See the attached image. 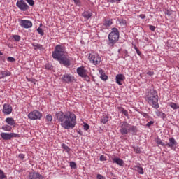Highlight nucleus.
I'll use <instances>...</instances> for the list:
<instances>
[{
  "instance_id": "nucleus-1",
  "label": "nucleus",
  "mask_w": 179,
  "mask_h": 179,
  "mask_svg": "<svg viewBox=\"0 0 179 179\" xmlns=\"http://www.w3.org/2000/svg\"><path fill=\"white\" fill-rule=\"evenodd\" d=\"M56 120L64 129H73L76 125V115L71 111H59L55 114Z\"/></svg>"
},
{
  "instance_id": "nucleus-2",
  "label": "nucleus",
  "mask_w": 179,
  "mask_h": 179,
  "mask_svg": "<svg viewBox=\"0 0 179 179\" xmlns=\"http://www.w3.org/2000/svg\"><path fill=\"white\" fill-rule=\"evenodd\" d=\"M146 101L150 106H152L153 108L157 110L160 106H159V96L157 95V91L155 90H150L146 95Z\"/></svg>"
},
{
  "instance_id": "nucleus-3",
  "label": "nucleus",
  "mask_w": 179,
  "mask_h": 179,
  "mask_svg": "<svg viewBox=\"0 0 179 179\" xmlns=\"http://www.w3.org/2000/svg\"><path fill=\"white\" fill-rule=\"evenodd\" d=\"M120 38V31H118V29L117 28H113L112 31L108 35V40H109V45L110 47H113L117 41H118V39Z\"/></svg>"
},
{
  "instance_id": "nucleus-4",
  "label": "nucleus",
  "mask_w": 179,
  "mask_h": 179,
  "mask_svg": "<svg viewBox=\"0 0 179 179\" xmlns=\"http://www.w3.org/2000/svg\"><path fill=\"white\" fill-rule=\"evenodd\" d=\"M65 55V47L61 45H57L55 48V50L52 52V57L54 59H59Z\"/></svg>"
},
{
  "instance_id": "nucleus-5",
  "label": "nucleus",
  "mask_w": 179,
  "mask_h": 179,
  "mask_svg": "<svg viewBox=\"0 0 179 179\" xmlns=\"http://www.w3.org/2000/svg\"><path fill=\"white\" fill-rule=\"evenodd\" d=\"M88 59L93 65H99L101 62V57L99 54L92 52L88 56Z\"/></svg>"
},
{
  "instance_id": "nucleus-6",
  "label": "nucleus",
  "mask_w": 179,
  "mask_h": 179,
  "mask_svg": "<svg viewBox=\"0 0 179 179\" xmlns=\"http://www.w3.org/2000/svg\"><path fill=\"white\" fill-rule=\"evenodd\" d=\"M59 64L64 65V66H71V57L66 55H63L62 57H59Z\"/></svg>"
},
{
  "instance_id": "nucleus-7",
  "label": "nucleus",
  "mask_w": 179,
  "mask_h": 179,
  "mask_svg": "<svg viewBox=\"0 0 179 179\" xmlns=\"http://www.w3.org/2000/svg\"><path fill=\"white\" fill-rule=\"evenodd\" d=\"M43 115L38 110H34L28 114L29 120H41Z\"/></svg>"
},
{
  "instance_id": "nucleus-8",
  "label": "nucleus",
  "mask_w": 179,
  "mask_h": 179,
  "mask_svg": "<svg viewBox=\"0 0 179 179\" xmlns=\"http://www.w3.org/2000/svg\"><path fill=\"white\" fill-rule=\"evenodd\" d=\"M16 6L23 12H26V10L30 8L29 5L24 2V0L17 1L16 3Z\"/></svg>"
},
{
  "instance_id": "nucleus-9",
  "label": "nucleus",
  "mask_w": 179,
  "mask_h": 179,
  "mask_svg": "<svg viewBox=\"0 0 179 179\" xmlns=\"http://www.w3.org/2000/svg\"><path fill=\"white\" fill-rule=\"evenodd\" d=\"M120 132L122 134V135H125L128 134L129 131V124H128L126 122H122L120 123Z\"/></svg>"
},
{
  "instance_id": "nucleus-10",
  "label": "nucleus",
  "mask_w": 179,
  "mask_h": 179,
  "mask_svg": "<svg viewBox=\"0 0 179 179\" xmlns=\"http://www.w3.org/2000/svg\"><path fill=\"white\" fill-rule=\"evenodd\" d=\"M21 27L24 29H30L33 26V23L31 22L30 20H22L20 22Z\"/></svg>"
},
{
  "instance_id": "nucleus-11",
  "label": "nucleus",
  "mask_w": 179,
  "mask_h": 179,
  "mask_svg": "<svg viewBox=\"0 0 179 179\" xmlns=\"http://www.w3.org/2000/svg\"><path fill=\"white\" fill-rule=\"evenodd\" d=\"M29 179H43V175L38 173V172H31L28 176Z\"/></svg>"
},
{
  "instance_id": "nucleus-12",
  "label": "nucleus",
  "mask_w": 179,
  "mask_h": 179,
  "mask_svg": "<svg viewBox=\"0 0 179 179\" xmlns=\"http://www.w3.org/2000/svg\"><path fill=\"white\" fill-rule=\"evenodd\" d=\"M62 80H64V82L71 83L73 82L75 77L72 76L70 74H64L62 76Z\"/></svg>"
},
{
  "instance_id": "nucleus-13",
  "label": "nucleus",
  "mask_w": 179,
  "mask_h": 179,
  "mask_svg": "<svg viewBox=\"0 0 179 179\" xmlns=\"http://www.w3.org/2000/svg\"><path fill=\"white\" fill-rule=\"evenodd\" d=\"M3 113L4 114H7V115H9V114L12 113V106L8 103H5L3 106Z\"/></svg>"
},
{
  "instance_id": "nucleus-14",
  "label": "nucleus",
  "mask_w": 179,
  "mask_h": 179,
  "mask_svg": "<svg viewBox=\"0 0 179 179\" xmlns=\"http://www.w3.org/2000/svg\"><path fill=\"white\" fill-rule=\"evenodd\" d=\"M166 146H168V148H171V149H173L175 146H176L177 142L176 141V139L172 137L169 138V143H166Z\"/></svg>"
},
{
  "instance_id": "nucleus-15",
  "label": "nucleus",
  "mask_w": 179,
  "mask_h": 179,
  "mask_svg": "<svg viewBox=\"0 0 179 179\" xmlns=\"http://www.w3.org/2000/svg\"><path fill=\"white\" fill-rule=\"evenodd\" d=\"M125 80V76H124V75L122 74H117L116 76V83H117L118 85H122L123 80Z\"/></svg>"
},
{
  "instance_id": "nucleus-16",
  "label": "nucleus",
  "mask_w": 179,
  "mask_h": 179,
  "mask_svg": "<svg viewBox=\"0 0 179 179\" xmlns=\"http://www.w3.org/2000/svg\"><path fill=\"white\" fill-rule=\"evenodd\" d=\"M31 45L34 47V50H40V51H44V48L43 47V45H41L40 43H32Z\"/></svg>"
},
{
  "instance_id": "nucleus-17",
  "label": "nucleus",
  "mask_w": 179,
  "mask_h": 179,
  "mask_svg": "<svg viewBox=\"0 0 179 179\" xmlns=\"http://www.w3.org/2000/svg\"><path fill=\"white\" fill-rule=\"evenodd\" d=\"M112 162L116 163V164H118V166H124V160L121 159L120 158H112Z\"/></svg>"
},
{
  "instance_id": "nucleus-18",
  "label": "nucleus",
  "mask_w": 179,
  "mask_h": 179,
  "mask_svg": "<svg viewBox=\"0 0 179 179\" xmlns=\"http://www.w3.org/2000/svg\"><path fill=\"white\" fill-rule=\"evenodd\" d=\"M77 73H78L79 76H85L86 75V70H85V68L83 67H78L77 68Z\"/></svg>"
},
{
  "instance_id": "nucleus-19",
  "label": "nucleus",
  "mask_w": 179,
  "mask_h": 179,
  "mask_svg": "<svg viewBox=\"0 0 179 179\" xmlns=\"http://www.w3.org/2000/svg\"><path fill=\"white\" fill-rule=\"evenodd\" d=\"M1 136L2 138H3L5 141H9L11 139L10 133H1Z\"/></svg>"
},
{
  "instance_id": "nucleus-20",
  "label": "nucleus",
  "mask_w": 179,
  "mask_h": 179,
  "mask_svg": "<svg viewBox=\"0 0 179 179\" xmlns=\"http://www.w3.org/2000/svg\"><path fill=\"white\" fill-rule=\"evenodd\" d=\"M83 17H85V19H90V17H92V16H93V13H92L90 11H84L83 13Z\"/></svg>"
},
{
  "instance_id": "nucleus-21",
  "label": "nucleus",
  "mask_w": 179,
  "mask_h": 179,
  "mask_svg": "<svg viewBox=\"0 0 179 179\" xmlns=\"http://www.w3.org/2000/svg\"><path fill=\"white\" fill-rule=\"evenodd\" d=\"M155 114H156V115H157V117H159V118H163L164 120L166 118V117H167V115H165L164 113L160 112L159 110H157L155 112Z\"/></svg>"
},
{
  "instance_id": "nucleus-22",
  "label": "nucleus",
  "mask_w": 179,
  "mask_h": 179,
  "mask_svg": "<svg viewBox=\"0 0 179 179\" xmlns=\"http://www.w3.org/2000/svg\"><path fill=\"white\" fill-rule=\"evenodd\" d=\"M6 122L8 124V125H15V120L12 117L6 118Z\"/></svg>"
},
{
  "instance_id": "nucleus-23",
  "label": "nucleus",
  "mask_w": 179,
  "mask_h": 179,
  "mask_svg": "<svg viewBox=\"0 0 179 179\" xmlns=\"http://www.w3.org/2000/svg\"><path fill=\"white\" fill-rule=\"evenodd\" d=\"M101 124H107V122H108V117H107V115H103L101 118Z\"/></svg>"
},
{
  "instance_id": "nucleus-24",
  "label": "nucleus",
  "mask_w": 179,
  "mask_h": 179,
  "mask_svg": "<svg viewBox=\"0 0 179 179\" xmlns=\"http://www.w3.org/2000/svg\"><path fill=\"white\" fill-rule=\"evenodd\" d=\"M155 142L157 145H161V146H166V144L165 143H164L162 139L157 138L156 140H155Z\"/></svg>"
},
{
  "instance_id": "nucleus-25",
  "label": "nucleus",
  "mask_w": 179,
  "mask_h": 179,
  "mask_svg": "<svg viewBox=\"0 0 179 179\" xmlns=\"http://www.w3.org/2000/svg\"><path fill=\"white\" fill-rule=\"evenodd\" d=\"M111 24H113V20H105V22L103 23V25H105L106 27H110Z\"/></svg>"
},
{
  "instance_id": "nucleus-26",
  "label": "nucleus",
  "mask_w": 179,
  "mask_h": 179,
  "mask_svg": "<svg viewBox=\"0 0 179 179\" xmlns=\"http://www.w3.org/2000/svg\"><path fill=\"white\" fill-rule=\"evenodd\" d=\"M1 75H2L3 78H6V76H10L11 73L8 71H4L1 72Z\"/></svg>"
},
{
  "instance_id": "nucleus-27",
  "label": "nucleus",
  "mask_w": 179,
  "mask_h": 179,
  "mask_svg": "<svg viewBox=\"0 0 179 179\" xmlns=\"http://www.w3.org/2000/svg\"><path fill=\"white\" fill-rule=\"evenodd\" d=\"M169 107H171L173 110H177L178 109V105L177 103H174L173 102L169 103Z\"/></svg>"
},
{
  "instance_id": "nucleus-28",
  "label": "nucleus",
  "mask_w": 179,
  "mask_h": 179,
  "mask_svg": "<svg viewBox=\"0 0 179 179\" xmlns=\"http://www.w3.org/2000/svg\"><path fill=\"white\" fill-rule=\"evenodd\" d=\"M1 129H3V131H12V127L9 125H4L1 127Z\"/></svg>"
},
{
  "instance_id": "nucleus-29",
  "label": "nucleus",
  "mask_w": 179,
  "mask_h": 179,
  "mask_svg": "<svg viewBox=\"0 0 179 179\" xmlns=\"http://www.w3.org/2000/svg\"><path fill=\"white\" fill-rule=\"evenodd\" d=\"M129 132H133V134H136V127H135V126H130L129 125Z\"/></svg>"
},
{
  "instance_id": "nucleus-30",
  "label": "nucleus",
  "mask_w": 179,
  "mask_h": 179,
  "mask_svg": "<svg viewBox=\"0 0 179 179\" xmlns=\"http://www.w3.org/2000/svg\"><path fill=\"white\" fill-rule=\"evenodd\" d=\"M136 171H138V174H143V168L142 166H136Z\"/></svg>"
},
{
  "instance_id": "nucleus-31",
  "label": "nucleus",
  "mask_w": 179,
  "mask_h": 179,
  "mask_svg": "<svg viewBox=\"0 0 179 179\" xmlns=\"http://www.w3.org/2000/svg\"><path fill=\"white\" fill-rule=\"evenodd\" d=\"M6 178V175H5V173L2 169H0V179H4Z\"/></svg>"
},
{
  "instance_id": "nucleus-32",
  "label": "nucleus",
  "mask_w": 179,
  "mask_h": 179,
  "mask_svg": "<svg viewBox=\"0 0 179 179\" xmlns=\"http://www.w3.org/2000/svg\"><path fill=\"white\" fill-rule=\"evenodd\" d=\"M27 80L28 82H31V83H33L34 85H36V79H34L33 78H28V77H27Z\"/></svg>"
},
{
  "instance_id": "nucleus-33",
  "label": "nucleus",
  "mask_w": 179,
  "mask_h": 179,
  "mask_svg": "<svg viewBox=\"0 0 179 179\" xmlns=\"http://www.w3.org/2000/svg\"><path fill=\"white\" fill-rule=\"evenodd\" d=\"M46 120L48 121V122H51V121H52V115H46Z\"/></svg>"
},
{
  "instance_id": "nucleus-34",
  "label": "nucleus",
  "mask_w": 179,
  "mask_h": 179,
  "mask_svg": "<svg viewBox=\"0 0 179 179\" xmlns=\"http://www.w3.org/2000/svg\"><path fill=\"white\" fill-rule=\"evenodd\" d=\"M10 136L12 138H20V135L16 133H10Z\"/></svg>"
},
{
  "instance_id": "nucleus-35",
  "label": "nucleus",
  "mask_w": 179,
  "mask_h": 179,
  "mask_svg": "<svg viewBox=\"0 0 179 179\" xmlns=\"http://www.w3.org/2000/svg\"><path fill=\"white\" fill-rule=\"evenodd\" d=\"M45 69L51 71V69H52V65L47 64L45 65Z\"/></svg>"
},
{
  "instance_id": "nucleus-36",
  "label": "nucleus",
  "mask_w": 179,
  "mask_h": 179,
  "mask_svg": "<svg viewBox=\"0 0 179 179\" xmlns=\"http://www.w3.org/2000/svg\"><path fill=\"white\" fill-rule=\"evenodd\" d=\"M7 61L8 62H15L16 61V59H15V57H8L7 58Z\"/></svg>"
},
{
  "instance_id": "nucleus-37",
  "label": "nucleus",
  "mask_w": 179,
  "mask_h": 179,
  "mask_svg": "<svg viewBox=\"0 0 179 179\" xmlns=\"http://www.w3.org/2000/svg\"><path fill=\"white\" fill-rule=\"evenodd\" d=\"M134 150L136 153H141V148L139 147H134Z\"/></svg>"
},
{
  "instance_id": "nucleus-38",
  "label": "nucleus",
  "mask_w": 179,
  "mask_h": 179,
  "mask_svg": "<svg viewBox=\"0 0 179 179\" xmlns=\"http://www.w3.org/2000/svg\"><path fill=\"white\" fill-rule=\"evenodd\" d=\"M37 31L39 34H41V36H43L44 35V31L43 30V29L41 28H38L37 29Z\"/></svg>"
},
{
  "instance_id": "nucleus-39",
  "label": "nucleus",
  "mask_w": 179,
  "mask_h": 179,
  "mask_svg": "<svg viewBox=\"0 0 179 179\" xmlns=\"http://www.w3.org/2000/svg\"><path fill=\"white\" fill-rule=\"evenodd\" d=\"M13 38L15 41H20V36L19 35H14Z\"/></svg>"
},
{
  "instance_id": "nucleus-40",
  "label": "nucleus",
  "mask_w": 179,
  "mask_h": 179,
  "mask_svg": "<svg viewBox=\"0 0 179 179\" xmlns=\"http://www.w3.org/2000/svg\"><path fill=\"white\" fill-rule=\"evenodd\" d=\"M83 78H84L86 82H90V77H89V76H87V74H85V76H83Z\"/></svg>"
},
{
  "instance_id": "nucleus-41",
  "label": "nucleus",
  "mask_w": 179,
  "mask_h": 179,
  "mask_svg": "<svg viewBox=\"0 0 179 179\" xmlns=\"http://www.w3.org/2000/svg\"><path fill=\"white\" fill-rule=\"evenodd\" d=\"M62 147L63 148V149H64V150H66V152H69L70 149L69 147H68L65 144H62Z\"/></svg>"
},
{
  "instance_id": "nucleus-42",
  "label": "nucleus",
  "mask_w": 179,
  "mask_h": 179,
  "mask_svg": "<svg viewBox=\"0 0 179 179\" xmlns=\"http://www.w3.org/2000/svg\"><path fill=\"white\" fill-rule=\"evenodd\" d=\"M30 6H34V0H26Z\"/></svg>"
},
{
  "instance_id": "nucleus-43",
  "label": "nucleus",
  "mask_w": 179,
  "mask_h": 179,
  "mask_svg": "<svg viewBox=\"0 0 179 179\" xmlns=\"http://www.w3.org/2000/svg\"><path fill=\"white\" fill-rule=\"evenodd\" d=\"M70 167L71 169H76V163L73 162H70Z\"/></svg>"
},
{
  "instance_id": "nucleus-44",
  "label": "nucleus",
  "mask_w": 179,
  "mask_h": 179,
  "mask_svg": "<svg viewBox=\"0 0 179 179\" xmlns=\"http://www.w3.org/2000/svg\"><path fill=\"white\" fill-rule=\"evenodd\" d=\"M101 79H102V80H107V79H108V76H107V75H101Z\"/></svg>"
},
{
  "instance_id": "nucleus-45",
  "label": "nucleus",
  "mask_w": 179,
  "mask_h": 179,
  "mask_svg": "<svg viewBox=\"0 0 179 179\" xmlns=\"http://www.w3.org/2000/svg\"><path fill=\"white\" fill-rule=\"evenodd\" d=\"M90 126H89V124H87V123H84V129L85 131H87L88 129H90Z\"/></svg>"
},
{
  "instance_id": "nucleus-46",
  "label": "nucleus",
  "mask_w": 179,
  "mask_h": 179,
  "mask_svg": "<svg viewBox=\"0 0 179 179\" xmlns=\"http://www.w3.org/2000/svg\"><path fill=\"white\" fill-rule=\"evenodd\" d=\"M149 29L151 30V31H155V30H156V27L153 25H149Z\"/></svg>"
},
{
  "instance_id": "nucleus-47",
  "label": "nucleus",
  "mask_w": 179,
  "mask_h": 179,
  "mask_svg": "<svg viewBox=\"0 0 179 179\" xmlns=\"http://www.w3.org/2000/svg\"><path fill=\"white\" fill-rule=\"evenodd\" d=\"M99 160H100L101 162H106V156H104V155H101V156H100V158H99Z\"/></svg>"
},
{
  "instance_id": "nucleus-48",
  "label": "nucleus",
  "mask_w": 179,
  "mask_h": 179,
  "mask_svg": "<svg viewBox=\"0 0 179 179\" xmlns=\"http://www.w3.org/2000/svg\"><path fill=\"white\" fill-rule=\"evenodd\" d=\"M153 124H155V122L154 121H150L149 122H148L146 124V127H152V125H153Z\"/></svg>"
},
{
  "instance_id": "nucleus-49",
  "label": "nucleus",
  "mask_w": 179,
  "mask_h": 179,
  "mask_svg": "<svg viewBox=\"0 0 179 179\" xmlns=\"http://www.w3.org/2000/svg\"><path fill=\"white\" fill-rule=\"evenodd\" d=\"M74 3H76V5H77V6H80L81 3L80 0H73Z\"/></svg>"
},
{
  "instance_id": "nucleus-50",
  "label": "nucleus",
  "mask_w": 179,
  "mask_h": 179,
  "mask_svg": "<svg viewBox=\"0 0 179 179\" xmlns=\"http://www.w3.org/2000/svg\"><path fill=\"white\" fill-rule=\"evenodd\" d=\"M96 178L97 179H106V178L104 176H103L101 174H98L96 176Z\"/></svg>"
},
{
  "instance_id": "nucleus-51",
  "label": "nucleus",
  "mask_w": 179,
  "mask_h": 179,
  "mask_svg": "<svg viewBox=\"0 0 179 179\" xmlns=\"http://www.w3.org/2000/svg\"><path fill=\"white\" fill-rule=\"evenodd\" d=\"M122 114H124V115L125 117H128V111H127V110L124 109L123 112L122 113Z\"/></svg>"
},
{
  "instance_id": "nucleus-52",
  "label": "nucleus",
  "mask_w": 179,
  "mask_h": 179,
  "mask_svg": "<svg viewBox=\"0 0 179 179\" xmlns=\"http://www.w3.org/2000/svg\"><path fill=\"white\" fill-rule=\"evenodd\" d=\"M117 110H118V111H120V113H122L124 109V108L119 106V107H117Z\"/></svg>"
},
{
  "instance_id": "nucleus-53",
  "label": "nucleus",
  "mask_w": 179,
  "mask_h": 179,
  "mask_svg": "<svg viewBox=\"0 0 179 179\" xmlns=\"http://www.w3.org/2000/svg\"><path fill=\"white\" fill-rule=\"evenodd\" d=\"M19 157H20V159H21V160H23V159H24V154H20Z\"/></svg>"
},
{
  "instance_id": "nucleus-54",
  "label": "nucleus",
  "mask_w": 179,
  "mask_h": 179,
  "mask_svg": "<svg viewBox=\"0 0 179 179\" xmlns=\"http://www.w3.org/2000/svg\"><path fill=\"white\" fill-rule=\"evenodd\" d=\"M139 17H141V19H145L146 17V15L145 14H141L139 15Z\"/></svg>"
},
{
  "instance_id": "nucleus-55",
  "label": "nucleus",
  "mask_w": 179,
  "mask_h": 179,
  "mask_svg": "<svg viewBox=\"0 0 179 179\" xmlns=\"http://www.w3.org/2000/svg\"><path fill=\"white\" fill-rule=\"evenodd\" d=\"M154 72L153 71H148V73H147V75H149L150 76H153L154 75Z\"/></svg>"
},
{
  "instance_id": "nucleus-56",
  "label": "nucleus",
  "mask_w": 179,
  "mask_h": 179,
  "mask_svg": "<svg viewBox=\"0 0 179 179\" xmlns=\"http://www.w3.org/2000/svg\"><path fill=\"white\" fill-rule=\"evenodd\" d=\"M166 15H167L168 16H170L171 15V13L169 10H167L166 13Z\"/></svg>"
},
{
  "instance_id": "nucleus-57",
  "label": "nucleus",
  "mask_w": 179,
  "mask_h": 179,
  "mask_svg": "<svg viewBox=\"0 0 179 179\" xmlns=\"http://www.w3.org/2000/svg\"><path fill=\"white\" fill-rule=\"evenodd\" d=\"M108 2H110V3H114L115 2V0H107Z\"/></svg>"
},
{
  "instance_id": "nucleus-58",
  "label": "nucleus",
  "mask_w": 179,
  "mask_h": 179,
  "mask_svg": "<svg viewBox=\"0 0 179 179\" xmlns=\"http://www.w3.org/2000/svg\"><path fill=\"white\" fill-rule=\"evenodd\" d=\"M136 51L138 55H141V51H139V49H136Z\"/></svg>"
},
{
  "instance_id": "nucleus-59",
  "label": "nucleus",
  "mask_w": 179,
  "mask_h": 179,
  "mask_svg": "<svg viewBox=\"0 0 179 179\" xmlns=\"http://www.w3.org/2000/svg\"><path fill=\"white\" fill-rule=\"evenodd\" d=\"M134 48H135L136 51V50H138V48L136 46H135Z\"/></svg>"
},
{
  "instance_id": "nucleus-60",
  "label": "nucleus",
  "mask_w": 179,
  "mask_h": 179,
  "mask_svg": "<svg viewBox=\"0 0 179 179\" xmlns=\"http://www.w3.org/2000/svg\"><path fill=\"white\" fill-rule=\"evenodd\" d=\"M0 55H3V53H2L1 51H0Z\"/></svg>"
},
{
  "instance_id": "nucleus-61",
  "label": "nucleus",
  "mask_w": 179,
  "mask_h": 179,
  "mask_svg": "<svg viewBox=\"0 0 179 179\" xmlns=\"http://www.w3.org/2000/svg\"><path fill=\"white\" fill-rule=\"evenodd\" d=\"M117 2H120V1H121V0H116Z\"/></svg>"
}]
</instances>
